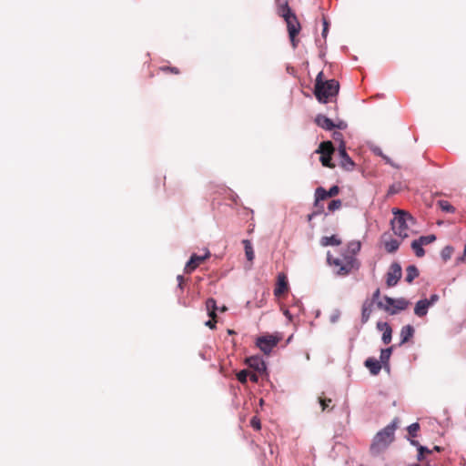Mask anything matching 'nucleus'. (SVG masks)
I'll list each match as a JSON object with an SVG mask.
<instances>
[{
    "mask_svg": "<svg viewBox=\"0 0 466 466\" xmlns=\"http://www.w3.org/2000/svg\"><path fill=\"white\" fill-rule=\"evenodd\" d=\"M316 124L321 128L330 131L335 127L333 121L324 115H318L315 118Z\"/></svg>",
    "mask_w": 466,
    "mask_h": 466,
    "instance_id": "obj_14",
    "label": "nucleus"
},
{
    "mask_svg": "<svg viewBox=\"0 0 466 466\" xmlns=\"http://www.w3.org/2000/svg\"><path fill=\"white\" fill-rule=\"evenodd\" d=\"M316 215H317V213H316V212H313V213H311V214H309V215H308V220H309V221H311V220L313 219V218H314Z\"/></svg>",
    "mask_w": 466,
    "mask_h": 466,
    "instance_id": "obj_53",
    "label": "nucleus"
},
{
    "mask_svg": "<svg viewBox=\"0 0 466 466\" xmlns=\"http://www.w3.org/2000/svg\"><path fill=\"white\" fill-rule=\"evenodd\" d=\"M427 299L430 307H431L440 299V297L438 294H431Z\"/></svg>",
    "mask_w": 466,
    "mask_h": 466,
    "instance_id": "obj_38",
    "label": "nucleus"
},
{
    "mask_svg": "<svg viewBox=\"0 0 466 466\" xmlns=\"http://www.w3.org/2000/svg\"><path fill=\"white\" fill-rule=\"evenodd\" d=\"M248 378L253 382L257 383L258 381V376L256 373H249Z\"/></svg>",
    "mask_w": 466,
    "mask_h": 466,
    "instance_id": "obj_46",
    "label": "nucleus"
},
{
    "mask_svg": "<svg viewBox=\"0 0 466 466\" xmlns=\"http://www.w3.org/2000/svg\"><path fill=\"white\" fill-rule=\"evenodd\" d=\"M242 244L244 245V249H245V254H246L247 259L250 262L253 261V259L255 258V253H254L253 247H252L250 240L243 239Z\"/></svg>",
    "mask_w": 466,
    "mask_h": 466,
    "instance_id": "obj_23",
    "label": "nucleus"
},
{
    "mask_svg": "<svg viewBox=\"0 0 466 466\" xmlns=\"http://www.w3.org/2000/svg\"><path fill=\"white\" fill-rule=\"evenodd\" d=\"M373 151H374V153H376L377 155L381 156V157H383L384 158H386V157H384V156L382 155L381 149H380V148H375Z\"/></svg>",
    "mask_w": 466,
    "mask_h": 466,
    "instance_id": "obj_51",
    "label": "nucleus"
},
{
    "mask_svg": "<svg viewBox=\"0 0 466 466\" xmlns=\"http://www.w3.org/2000/svg\"><path fill=\"white\" fill-rule=\"evenodd\" d=\"M328 194H327V190L325 188H323L322 187H319L316 188L315 190V199H316V202L319 201V200H324L326 198H328Z\"/></svg>",
    "mask_w": 466,
    "mask_h": 466,
    "instance_id": "obj_27",
    "label": "nucleus"
},
{
    "mask_svg": "<svg viewBox=\"0 0 466 466\" xmlns=\"http://www.w3.org/2000/svg\"><path fill=\"white\" fill-rule=\"evenodd\" d=\"M162 70H169L172 73L178 74V69L177 67H162Z\"/></svg>",
    "mask_w": 466,
    "mask_h": 466,
    "instance_id": "obj_48",
    "label": "nucleus"
},
{
    "mask_svg": "<svg viewBox=\"0 0 466 466\" xmlns=\"http://www.w3.org/2000/svg\"><path fill=\"white\" fill-rule=\"evenodd\" d=\"M453 253V248L451 246H446L442 248L441 256L444 261H447L451 258Z\"/></svg>",
    "mask_w": 466,
    "mask_h": 466,
    "instance_id": "obj_29",
    "label": "nucleus"
},
{
    "mask_svg": "<svg viewBox=\"0 0 466 466\" xmlns=\"http://www.w3.org/2000/svg\"><path fill=\"white\" fill-rule=\"evenodd\" d=\"M394 218L391 219V228L394 234L401 238H408L412 233L415 218L407 211L393 209Z\"/></svg>",
    "mask_w": 466,
    "mask_h": 466,
    "instance_id": "obj_2",
    "label": "nucleus"
},
{
    "mask_svg": "<svg viewBox=\"0 0 466 466\" xmlns=\"http://www.w3.org/2000/svg\"><path fill=\"white\" fill-rule=\"evenodd\" d=\"M341 207V201L339 199H333L328 206L329 211H335Z\"/></svg>",
    "mask_w": 466,
    "mask_h": 466,
    "instance_id": "obj_35",
    "label": "nucleus"
},
{
    "mask_svg": "<svg viewBox=\"0 0 466 466\" xmlns=\"http://www.w3.org/2000/svg\"><path fill=\"white\" fill-rule=\"evenodd\" d=\"M417 459H418L419 461H421V460L423 459V452L419 451V452H418Z\"/></svg>",
    "mask_w": 466,
    "mask_h": 466,
    "instance_id": "obj_55",
    "label": "nucleus"
},
{
    "mask_svg": "<svg viewBox=\"0 0 466 466\" xmlns=\"http://www.w3.org/2000/svg\"><path fill=\"white\" fill-rule=\"evenodd\" d=\"M319 403L321 405L322 410H325L327 409V407L329 406L326 400L319 399Z\"/></svg>",
    "mask_w": 466,
    "mask_h": 466,
    "instance_id": "obj_47",
    "label": "nucleus"
},
{
    "mask_svg": "<svg viewBox=\"0 0 466 466\" xmlns=\"http://www.w3.org/2000/svg\"><path fill=\"white\" fill-rule=\"evenodd\" d=\"M411 248L414 250L415 252V255L418 257V258H422L424 255H425V250L424 248H422V244L419 241V239H414L412 242H411Z\"/></svg>",
    "mask_w": 466,
    "mask_h": 466,
    "instance_id": "obj_26",
    "label": "nucleus"
},
{
    "mask_svg": "<svg viewBox=\"0 0 466 466\" xmlns=\"http://www.w3.org/2000/svg\"><path fill=\"white\" fill-rule=\"evenodd\" d=\"M400 241L395 238L384 239V248L388 253H394L400 248Z\"/></svg>",
    "mask_w": 466,
    "mask_h": 466,
    "instance_id": "obj_21",
    "label": "nucleus"
},
{
    "mask_svg": "<svg viewBox=\"0 0 466 466\" xmlns=\"http://www.w3.org/2000/svg\"><path fill=\"white\" fill-rule=\"evenodd\" d=\"M410 444L413 446H416L418 449H419V445H420L418 441H414V440H410Z\"/></svg>",
    "mask_w": 466,
    "mask_h": 466,
    "instance_id": "obj_54",
    "label": "nucleus"
},
{
    "mask_svg": "<svg viewBox=\"0 0 466 466\" xmlns=\"http://www.w3.org/2000/svg\"><path fill=\"white\" fill-rule=\"evenodd\" d=\"M334 150V147L332 146V143L330 141H328V142H322L319 146V148L316 150V153L318 154H321V156H324V154H332Z\"/></svg>",
    "mask_w": 466,
    "mask_h": 466,
    "instance_id": "obj_25",
    "label": "nucleus"
},
{
    "mask_svg": "<svg viewBox=\"0 0 466 466\" xmlns=\"http://www.w3.org/2000/svg\"><path fill=\"white\" fill-rule=\"evenodd\" d=\"M328 26L329 24L326 19H323V30H322V36L326 37L328 34Z\"/></svg>",
    "mask_w": 466,
    "mask_h": 466,
    "instance_id": "obj_42",
    "label": "nucleus"
},
{
    "mask_svg": "<svg viewBox=\"0 0 466 466\" xmlns=\"http://www.w3.org/2000/svg\"><path fill=\"white\" fill-rule=\"evenodd\" d=\"M339 191L338 186H332L329 190H327V194L329 198L336 196Z\"/></svg>",
    "mask_w": 466,
    "mask_h": 466,
    "instance_id": "obj_37",
    "label": "nucleus"
},
{
    "mask_svg": "<svg viewBox=\"0 0 466 466\" xmlns=\"http://www.w3.org/2000/svg\"><path fill=\"white\" fill-rule=\"evenodd\" d=\"M284 315H285V316H286L289 320H291L292 316H291L290 312H289L288 309H286V310L284 311Z\"/></svg>",
    "mask_w": 466,
    "mask_h": 466,
    "instance_id": "obj_52",
    "label": "nucleus"
},
{
    "mask_svg": "<svg viewBox=\"0 0 466 466\" xmlns=\"http://www.w3.org/2000/svg\"><path fill=\"white\" fill-rule=\"evenodd\" d=\"M210 253L208 249L204 250L203 255L192 254L189 260L187 262L185 266L186 272H191L194 270L201 262H203L206 258L209 257Z\"/></svg>",
    "mask_w": 466,
    "mask_h": 466,
    "instance_id": "obj_9",
    "label": "nucleus"
},
{
    "mask_svg": "<svg viewBox=\"0 0 466 466\" xmlns=\"http://www.w3.org/2000/svg\"><path fill=\"white\" fill-rule=\"evenodd\" d=\"M373 311V301H370V299H366L362 304L361 309V322L366 323Z\"/></svg>",
    "mask_w": 466,
    "mask_h": 466,
    "instance_id": "obj_17",
    "label": "nucleus"
},
{
    "mask_svg": "<svg viewBox=\"0 0 466 466\" xmlns=\"http://www.w3.org/2000/svg\"><path fill=\"white\" fill-rule=\"evenodd\" d=\"M361 244L360 241H350L345 252H343L339 258H332L328 252L327 260L330 266L335 267L336 274L339 276H347L353 270H358L360 268V262L358 261L356 255L360 250Z\"/></svg>",
    "mask_w": 466,
    "mask_h": 466,
    "instance_id": "obj_1",
    "label": "nucleus"
},
{
    "mask_svg": "<svg viewBox=\"0 0 466 466\" xmlns=\"http://www.w3.org/2000/svg\"><path fill=\"white\" fill-rule=\"evenodd\" d=\"M394 299H393V298L385 296L383 298V301H378V308L390 313V309L394 303Z\"/></svg>",
    "mask_w": 466,
    "mask_h": 466,
    "instance_id": "obj_24",
    "label": "nucleus"
},
{
    "mask_svg": "<svg viewBox=\"0 0 466 466\" xmlns=\"http://www.w3.org/2000/svg\"><path fill=\"white\" fill-rule=\"evenodd\" d=\"M380 297V289H377L373 292V294H372V298H371V299H370V301H373V304H374V303H377V304H378V301H380V300H379Z\"/></svg>",
    "mask_w": 466,
    "mask_h": 466,
    "instance_id": "obj_39",
    "label": "nucleus"
},
{
    "mask_svg": "<svg viewBox=\"0 0 466 466\" xmlns=\"http://www.w3.org/2000/svg\"><path fill=\"white\" fill-rule=\"evenodd\" d=\"M335 127H338L339 129H343V128L346 127V124H344L343 122H340L339 124L335 125Z\"/></svg>",
    "mask_w": 466,
    "mask_h": 466,
    "instance_id": "obj_50",
    "label": "nucleus"
},
{
    "mask_svg": "<svg viewBox=\"0 0 466 466\" xmlns=\"http://www.w3.org/2000/svg\"><path fill=\"white\" fill-rule=\"evenodd\" d=\"M402 275L401 267L399 263L394 262L390 265L386 274V284L388 287H394L398 284Z\"/></svg>",
    "mask_w": 466,
    "mask_h": 466,
    "instance_id": "obj_7",
    "label": "nucleus"
},
{
    "mask_svg": "<svg viewBox=\"0 0 466 466\" xmlns=\"http://www.w3.org/2000/svg\"><path fill=\"white\" fill-rule=\"evenodd\" d=\"M364 365L369 369L371 375H378L382 368L380 362L374 358H368Z\"/></svg>",
    "mask_w": 466,
    "mask_h": 466,
    "instance_id": "obj_15",
    "label": "nucleus"
},
{
    "mask_svg": "<svg viewBox=\"0 0 466 466\" xmlns=\"http://www.w3.org/2000/svg\"><path fill=\"white\" fill-rule=\"evenodd\" d=\"M398 192V188L395 187V185H392L390 187L388 190V195H394Z\"/></svg>",
    "mask_w": 466,
    "mask_h": 466,
    "instance_id": "obj_45",
    "label": "nucleus"
},
{
    "mask_svg": "<svg viewBox=\"0 0 466 466\" xmlns=\"http://www.w3.org/2000/svg\"><path fill=\"white\" fill-rule=\"evenodd\" d=\"M340 318V311L339 309H334L329 317V320L331 323H336Z\"/></svg>",
    "mask_w": 466,
    "mask_h": 466,
    "instance_id": "obj_36",
    "label": "nucleus"
},
{
    "mask_svg": "<svg viewBox=\"0 0 466 466\" xmlns=\"http://www.w3.org/2000/svg\"><path fill=\"white\" fill-rule=\"evenodd\" d=\"M418 239L422 245H428L436 240V236L434 234H431L427 236H421Z\"/></svg>",
    "mask_w": 466,
    "mask_h": 466,
    "instance_id": "obj_30",
    "label": "nucleus"
},
{
    "mask_svg": "<svg viewBox=\"0 0 466 466\" xmlns=\"http://www.w3.org/2000/svg\"><path fill=\"white\" fill-rule=\"evenodd\" d=\"M288 289V281L284 274H279L277 286L274 289V295L276 297L280 296Z\"/></svg>",
    "mask_w": 466,
    "mask_h": 466,
    "instance_id": "obj_16",
    "label": "nucleus"
},
{
    "mask_svg": "<svg viewBox=\"0 0 466 466\" xmlns=\"http://www.w3.org/2000/svg\"><path fill=\"white\" fill-rule=\"evenodd\" d=\"M320 162L322 163V165L324 167H331L332 165H331V154H324V156H321L320 157Z\"/></svg>",
    "mask_w": 466,
    "mask_h": 466,
    "instance_id": "obj_34",
    "label": "nucleus"
},
{
    "mask_svg": "<svg viewBox=\"0 0 466 466\" xmlns=\"http://www.w3.org/2000/svg\"><path fill=\"white\" fill-rule=\"evenodd\" d=\"M410 305V301L404 298H398L394 299V303L390 309V314L396 315L400 311L405 310Z\"/></svg>",
    "mask_w": 466,
    "mask_h": 466,
    "instance_id": "obj_12",
    "label": "nucleus"
},
{
    "mask_svg": "<svg viewBox=\"0 0 466 466\" xmlns=\"http://www.w3.org/2000/svg\"><path fill=\"white\" fill-rule=\"evenodd\" d=\"M247 364L258 373H263L267 370L266 363L260 356H251L248 358Z\"/></svg>",
    "mask_w": 466,
    "mask_h": 466,
    "instance_id": "obj_11",
    "label": "nucleus"
},
{
    "mask_svg": "<svg viewBox=\"0 0 466 466\" xmlns=\"http://www.w3.org/2000/svg\"><path fill=\"white\" fill-rule=\"evenodd\" d=\"M419 430H420V425L418 422L411 423L408 427V432L411 437H416Z\"/></svg>",
    "mask_w": 466,
    "mask_h": 466,
    "instance_id": "obj_33",
    "label": "nucleus"
},
{
    "mask_svg": "<svg viewBox=\"0 0 466 466\" xmlns=\"http://www.w3.org/2000/svg\"><path fill=\"white\" fill-rule=\"evenodd\" d=\"M323 72H319L316 77L314 94L320 103H327L328 100L336 96L339 90V84L335 79L322 80Z\"/></svg>",
    "mask_w": 466,
    "mask_h": 466,
    "instance_id": "obj_3",
    "label": "nucleus"
},
{
    "mask_svg": "<svg viewBox=\"0 0 466 466\" xmlns=\"http://www.w3.org/2000/svg\"><path fill=\"white\" fill-rule=\"evenodd\" d=\"M414 329L410 325H406L401 328L400 330V344L407 342L410 338L413 337Z\"/></svg>",
    "mask_w": 466,
    "mask_h": 466,
    "instance_id": "obj_19",
    "label": "nucleus"
},
{
    "mask_svg": "<svg viewBox=\"0 0 466 466\" xmlns=\"http://www.w3.org/2000/svg\"><path fill=\"white\" fill-rule=\"evenodd\" d=\"M430 305L427 299H420L416 302L414 307V314L420 318L427 315Z\"/></svg>",
    "mask_w": 466,
    "mask_h": 466,
    "instance_id": "obj_13",
    "label": "nucleus"
},
{
    "mask_svg": "<svg viewBox=\"0 0 466 466\" xmlns=\"http://www.w3.org/2000/svg\"><path fill=\"white\" fill-rule=\"evenodd\" d=\"M250 424L251 426L255 429V430H260L261 426H260V421L258 418L254 417L251 419V421H250Z\"/></svg>",
    "mask_w": 466,
    "mask_h": 466,
    "instance_id": "obj_40",
    "label": "nucleus"
},
{
    "mask_svg": "<svg viewBox=\"0 0 466 466\" xmlns=\"http://www.w3.org/2000/svg\"><path fill=\"white\" fill-rule=\"evenodd\" d=\"M439 207L442 211L448 212V213H453L455 211V208L452 205H451L446 200H440L439 201Z\"/></svg>",
    "mask_w": 466,
    "mask_h": 466,
    "instance_id": "obj_28",
    "label": "nucleus"
},
{
    "mask_svg": "<svg viewBox=\"0 0 466 466\" xmlns=\"http://www.w3.org/2000/svg\"><path fill=\"white\" fill-rule=\"evenodd\" d=\"M409 466H420V465H419V464H417V463H413V464H410V465H409Z\"/></svg>",
    "mask_w": 466,
    "mask_h": 466,
    "instance_id": "obj_57",
    "label": "nucleus"
},
{
    "mask_svg": "<svg viewBox=\"0 0 466 466\" xmlns=\"http://www.w3.org/2000/svg\"><path fill=\"white\" fill-rule=\"evenodd\" d=\"M177 281H178V287H179L180 289H182V282H183V279H184L183 276H182V275H178V276L177 277Z\"/></svg>",
    "mask_w": 466,
    "mask_h": 466,
    "instance_id": "obj_49",
    "label": "nucleus"
},
{
    "mask_svg": "<svg viewBox=\"0 0 466 466\" xmlns=\"http://www.w3.org/2000/svg\"><path fill=\"white\" fill-rule=\"evenodd\" d=\"M280 15L285 19L287 23V27L289 31V35L293 47L297 46V41L295 39L296 35L300 31V25L297 19V16L291 12L288 4L281 6L280 8Z\"/></svg>",
    "mask_w": 466,
    "mask_h": 466,
    "instance_id": "obj_5",
    "label": "nucleus"
},
{
    "mask_svg": "<svg viewBox=\"0 0 466 466\" xmlns=\"http://www.w3.org/2000/svg\"><path fill=\"white\" fill-rule=\"evenodd\" d=\"M431 451H441V448L440 446H434L433 449Z\"/></svg>",
    "mask_w": 466,
    "mask_h": 466,
    "instance_id": "obj_56",
    "label": "nucleus"
},
{
    "mask_svg": "<svg viewBox=\"0 0 466 466\" xmlns=\"http://www.w3.org/2000/svg\"><path fill=\"white\" fill-rule=\"evenodd\" d=\"M396 431L395 422H391L380 431L374 437L370 445V452L377 455L386 450L394 440Z\"/></svg>",
    "mask_w": 466,
    "mask_h": 466,
    "instance_id": "obj_4",
    "label": "nucleus"
},
{
    "mask_svg": "<svg viewBox=\"0 0 466 466\" xmlns=\"http://www.w3.org/2000/svg\"><path fill=\"white\" fill-rule=\"evenodd\" d=\"M418 451H421V452H423V454H424V453H431V452H432V451H431V450H430V449H428L427 447L422 446V445H419V450H418Z\"/></svg>",
    "mask_w": 466,
    "mask_h": 466,
    "instance_id": "obj_44",
    "label": "nucleus"
},
{
    "mask_svg": "<svg viewBox=\"0 0 466 466\" xmlns=\"http://www.w3.org/2000/svg\"><path fill=\"white\" fill-rule=\"evenodd\" d=\"M339 156L340 157V166L345 170L350 171L354 168L355 163L351 159V157L348 155L346 151V144L344 140H341L340 144L339 145Z\"/></svg>",
    "mask_w": 466,
    "mask_h": 466,
    "instance_id": "obj_8",
    "label": "nucleus"
},
{
    "mask_svg": "<svg viewBox=\"0 0 466 466\" xmlns=\"http://www.w3.org/2000/svg\"><path fill=\"white\" fill-rule=\"evenodd\" d=\"M340 243H341V240L336 235H332L329 237L325 236V237H322L320 239V244L323 247L339 246V245H340Z\"/></svg>",
    "mask_w": 466,
    "mask_h": 466,
    "instance_id": "obj_20",
    "label": "nucleus"
},
{
    "mask_svg": "<svg viewBox=\"0 0 466 466\" xmlns=\"http://www.w3.org/2000/svg\"><path fill=\"white\" fill-rule=\"evenodd\" d=\"M419 276V269L415 265H409L406 268L405 280L411 283Z\"/></svg>",
    "mask_w": 466,
    "mask_h": 466,
    "instance_id": "obj_22",
    "label": "nucleus"
},
{
    "mask_svg": "<svg viewBox=\"0 0 466 466\" xmlns=\"http://www.w3.org/2000/svg\"><path fill=\"white\" fill-rule=\"evenodd\" d=\"M333 138L336 140V141H339V143L341 142V140H343V136L341 133L339 132H335L333 134Z\"/></svg>",
    "mask_w": 466,
    "mask_h": 466,
    "instance_id": "obj_43",
    "label": "nucleus"
},
{
    "mask_svg": "<svg viewBox=\"0 0 466 466\" xmlns=\"http://www.w3.org/2000/svg\"><path fill=\"white\" fill-rule=\"evenodd\" d=\"M249 372L246 370H240L237 374L238 380L241 383H246L248 378Z\"/></svg>",
    "mask_w": 466,
    "mask_h": 466,
    "instance_id": "obj_32",
    "label": "nucleus"
},
{
    "mask_svg": "<svg viewBox=\"0 0 466 466\" xmlns=\"http://www.w3.org/2000/svg\"><path fill=\"white\" fill-rule=\"evenodd\" d=\"M206 308L208 310V316L211 318V319H208L205 322V325L208 327L209 329H213L216 327V321L214 319L216 318V310H217V302L214 299L210 298L208 299L206 301Z\"/></svg>",
    "mask_w": 466,
    "mask_h": 466,
    "instance_id": "obj_10",
    "label": "nucleus"
},
{
    "mask_svg": "<svg viewBox=\"0 0 466 466\" xmlns=\"http://www.w3.org/2000/svg\"><path fill=\"white\" fill-rule=\"evenodd\" d=\"M389 328H390V326L387 322L380 321L377 323V329L382 332Z\"/></svg>",
    "mask_w": 466,
    "mask_h": 466,
    "instance_id": "obj_41",
    "label": "nucleus"
},
{
    "mask_svg": "<svg viewBox=\"0 0 466 466\" xmlns=\"http://www.w3.org/2000/svg\"><path fill=\"white\" fill-rule=\"evenodd\" d=\"M392 353V347H389L386 349H382L380 350V362L381 366L386 369L387 370H390V359Z\"/></svg>",
    "mask_w": 466,
    "mask_h": 466,
    "instance_id": "obj_18",
    "label": "nucleus"
},
{
    "mask_svg": "<svg viewBox=\"0 0 466 466\" xmlns=\"http://www.w3.org/2000/svg\"><path fill=\"white\" fill-rule=\"evenodd\" d=\"M391 339H392V329L390 327L382 332L381 340L384 344H389L391 341Z\"/></svg>",
    "mask_w": 466,
    "mask_h": 466,
    "instance_id": "obj_31",
    "label": "nucleus"
},
{
    "mask_svg": "<svg viewBox=\"0 0 466 466\" xmlns=\"http://www.w3.org/2000/svg\"><path fill=\"white\" fill-rule=\"evenodd\" d=\"M279 339L275 336H262L258 338L256 345L259 348V350L265 354H269L273 348H275L279 343Z\"/></svg>",
    "mask_w": 466,
    "mask_h": 466,
    "instance_id": "obj_6",
    "label": "nucleus"
}]
</instances>
